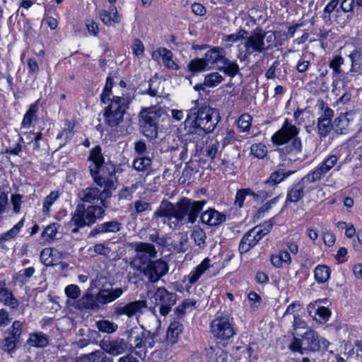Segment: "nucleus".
<instances>
[{"label": "nucleus", "mask_w": 362, "mask_h": 362, "mask_svg": "<svg viewBox=\"0 0 362 362\" xmlns=\"http://www.w3.org/2000/svg\"><path fill=\"white\" fill-rule=\"evenodd\" d=\"M100 18L101 21L107 25L118 23L120 21L117 8L114 5H111L108 10L101 11Z\"/></svg>", "instance_id": "nucleus-29"}, {"label": "nucleus", "mask_w": 362, "mask_h": 362, "mask_svg": "<svg viewBox=\"0 0 362 362\" xmlns=\"http://www.w3.org/2000/svg\"><path fill=\"white\" fill-rule=\"evenodd\" d=\"M211 260L209 257L204 258L199 264H198L188 275L186 279L190 286L194 285L204 274L209 269L212 264Z\"/></svg>", "instance_id": "nucleus-21"}, {"label": "nucleus", "mask_w": 362, "mask_h": 362, "mask_svg": "<svg viewBox=\"0 0 362 362\" xmlns=\"http://www.w3.org/2000/svg\"><path fill=\"white\" fill-rule=\"evenodd\" d=\"M144 135L149 139H154L158 135V125L141 123Z\"/></svg>", "instance_id": "nucleus-54"}, {"label": "nucleus", "mask_w": 362, "mask_h": 362, "mask_svg": "<svg viewBox=\"0 0 362 362\" xmlns=\"http://www.w3.org/2000/svg\"><path fill=\"white\" fill-rule=\"evenodd\" d=\"M151 159L147 156H141L134 159L133 168L139 172L148 173L151 170Z\"/></svg>", "instance_id": "nucleus-38"}, {"label": "nucleus", "mask_w": 362, "mask_h": 362, "mask_svg": "<svg viewBox=\"0 0 362 362\" xmlns=\"http://www.w3.org/2000/svg\"><path fill=\"white\" fill-rule=\"evenodd\" d=\"M37 110L38 106L37 103L30 105L29 109L23 116L21 128L29 129L31 127L33 122L37 119Z\"/></svg>", "instance_id": "nucleus-37"}, {"label": "nucleus", "mask_w": 362, "mask_h": 362, "mask_svg": "<svg viewBox=\"0 0 362 362\" xmlns=\"http://www.w3.org/2000/svg\"><path fill=\"white\" fill-rule=\"evenodd\" d=\"M273 224L271 221H266L262 226H257L247 231L242 238L239 244L240 254L246 253L254 247L257 243L269 233Z\"/></svg>", "instance_id": "nucleus-7"}, {"label": "nucleus", "mask_w": 362, "mask_h": 362, "mask_svg": "<svg viewBox=\"0 0 362 362\" xmlns=\"http://www.w3.org/2000/svg\"><path fill=\"white\" fill-rule=\"evenodd\" d=\"M103 349L112 356H118L130 349L128 342L123 339H116L104 342Z\"/></svg>", "instance_id": "nucleus-20"}, {"label": "nucleus", "mask_w": 362, "mask_h": 362, "mask_svg": "<svg viewBox=\"0 0 362 362\" xmlns=\"http://www.w3.org/2000/svg\"><path fill=\"white\" fill-rule=\"evenodd\" d=\"M344 63V59L341 56H335L329 62L331 68L334 74L339 75L341 73V66Z\"/></svg>", "instance_id": "nucleus-61"}, {"label": "nucleus", "mask_w": 362, "mask_h": 362, "mask_svg": "<svg viewBox=\"0 0 362 362\" xmlns=\"http://www.w3.org/2000/svg\"><path fill=\"white\" fill-rule=\"evenodd\" d=\"M49 343L48 336L42 332H34L29 334L27 344L32 347L43 348Z\"/></svg>", "instance_id": "nucleus-28"}, {"label": "nucleus", "mask_w": 362, "mask_h": 362, "mask_svg": "<svg viewBox=\"0 0 362 362\" xmlns=\"http://www.w3.org/2000/svg\"><path fill=\"white\" fill-rule=\"evenodd\" d=\"M338 157L329 155L319 163L313 170L306 175L305 180L314 181L322 180L334 166L337 165Z\"/></svg>", "instance_id": "nucleus-10"}, {"label": "nucleus", "mask_w": 362, "mask_h": 362, "mask_svg": "<svg viewBox=\"0 0 362 362\" xmlns=\"http://www.w3.org/2000/svg\"><path fill=\"white\" fill-rule=\"evenodd\" d=\"M331 270L326 265H318L315 268L314 276L319 284L327 281L330 277Z\"/></svg>", "instance_id": "nucleus-39"}, {"label": "nucleus", "mask_w": 362, "mask_h": 362, "mask_svg": "<svg viewBox=\"0 0 362 362\" xmlns=\"http://www.w3.org/2000/svg\"><path fill=\"white\" fill-rule=\"evenodd\" d=\"M142 269V272L151 282H157L168 272V264L159 259L155 261H149Z\"/></svg>", "instance_id": "nucleus-12"}, {"label": "nucleus", "mask_w": 362, "mask_h": 362, "mask_svg": "<svg viewBox=\"0 0 362 362\" xmlns=\"http://www.w3.org/2000/svg\"><path fill=\"white\" fill-rule=\"evenodd\" d=\"M306 175L304 176L300 181L293 184L287 192L286 202H297L304 196V188L309 183H313L314 181L305 180Z\"/></svg>", "instance_id": "nucleus-17"}, {"label": "nucleus", "mask_w": 362, "mask_h": 362, "mask_svg": "<svg viewBox=\"0 0 362 362\" xmlns=\"http://www.w3.org/2000/svg\"><path fill=\"white\" fill-rule=\"evenodd\" d=\"M291 262V255L286 250L281 251L278 255L271 256V262L276 267H281L283 263L290 264Z\"/></svg>", "instance_id": "nucleus-47"}, {"label": "nucleus", "mask_w": 362, "mask_h": 362, "mask_svg": "<svg viewBox=\"0 0 362 362\" xmlns=\"http://www.w3.org/2000/svg\"><path fill=\"white\" fill-rule=\"evenodd\" d=\"M97 329L102 332L111 334L117 331L118 326L115 322L107 320H100L95 323Z\"/></svg>", "instance_id": "nucleus-48"}, {"label": "nucleus", "mask_w": 362, "mask_h": 362, "mask_svg": "<svg viewBox=\"0 0 362 362\" xmlns=\"http://www.w3.org/2000/svg\"><path fill=\"white\" fill-rule=\"evenodd\" d=\"M293 173L291 170H285L279 168L271 173L270 176L264 181V184L269 186H274L283 182Z\"/></svg>", "instance_id": "nucleus-31"}, {"label": "nucleus", "mask_w": 362, "mask_h": 362, "mask_svg": "<svg viewBox=\"0 0 362 362\" xmlns=\"http://www.w3.org/2000/svg\"><path fill=\"white\" fill-rule=\"evenodd\" d=\"M100 186L102 187V185ZM111 194L108 190L94 186L86 187L79 192L78 198L82 203L77 205L71 218V223L76 226L72 229V232L76 233L78 228L91 225L97 219L101 218L105 214V209L108 207L106 199Z\"/></svg>", "instance_id": "nucleus-1"}, {"label": "nucleus", "mask_w": 362, "mask_h": 362, "mask_svg": "<svg viewBox=\"0 0 362 362\" xmlns=\"http://www.w3.org/2000/svg\"><path fill=\"white\" fill-rule=\"evenodd\" d=\"M125 291L126 289L122 288L100 289L95 295L98 303H99V309L122 296Z\"/></svg>", "instance_id": "nucleus-16"}, {"label": "nucleus", "mask_w": 362, "mask_h": 362, "mask_svg": "<svg viewBox=\"0 0 362 362\" xmlns=\"http://www.w3.org/2000/svg\"><path fill=\"white\" fill-rule=\"evenodd\" d=\"M207 66L206 60H204V58L194 59L187 64L188 70L192 74L205 71Z\"/></svg>", "instance_id": "nucleus-46"}, {"label": "nucleus", "mask_w": 362, "mask_h": 362, "mask_svg": "<svg viewBox=\"0 0 362 362\" xmlns=\"http://www.w3.org/2000/svg\"><path fill=\"white\" fill-rule=\"evenodd\" d=\"M74 307L78 310H99V303L95 296L87 292L74 303Z\"/></svg>", "instance_id": "nucleus-22"}, {"label": "nucleus", "mask_w": 362, "mask_h": 362, "mask_svg": "<svg viewBox=\"0 0 362 362\" xmlns=\"http://www.w3.org/2000/svg\"><path fill=\"white\" fill-rule=\"evenodd\" d=\"M173 54L172 52L168 49H165V51L162 56L163 62L165 66L172 69L177 70L179 69L178 65L173 60Z\"/></svg>", "instance_id": "nucleus-55"}, {"label": "nucleus", "mask_w": 362, "mask_h": 362, "mask_svg": "<svg viewBox=\"0 0 362 362\" xmlns=\"http://www.w3.org/2000/svg\"><path fill=\"white\" fill-rule=\"evenodd\" d=\"M197 301L194 299L183 300L175 309V313L178 317H183L187 313L192 311L196 308Z\"/></svg>", "instance_id": "nucleus-36"}, {"label": "nucleus", "mask_w": 362, "mask_h": 362, "mask_svg": "<svg viewBox=\"0 0 362 362\" xmlns=\"http://www.w3.org/2000/svg\"><path fill=\"white\" fill-rule=\"evenodd\" d=\"M248 300L250 303V307L255 310L257 309L262 302V298L255 291H250L248 293Z\"/></svg>", "instance_id": "nucleus-63"}, {"label": "nucleus", "mask_w": 362, "mask_h": 362, "mask_svg": "<svg viewBox=\"0 0 362 362\" xmlns=\"http://www.w3.org/2000/svg\"><path fill=\"white\" fill-rule=\"evenodd\" d=\"M77 362H113V360L108 357L105 352L96 351L81 356Z\"/></svg>", "instance_id": "nucleus-32"}, {"label": "nucleus", "mask_w": 362, "mask_h": 362, "mask_svg": "<svg viewBox=\"0 0 362 362\" xmlns=\"http://www.w3.org/2000/svg\"><path fill=\"white\" fill-rule=\"evenodd\" d=\"M190 236L194 240V244L198 246L199 249H204L206 247V235L203 229L199 227H195Z\"/></svg>", "instance_id": "nucleus-42"}, {"label": "nucleus", "mask_w": 362, "mask_h": 362, "mask_svg": "<svg viewBox=\"0 0 362 362\" xmlns=\"http://www.w3.org/2000/svg\"><path fill=\"white\" fill-rule=\"evenodd\" d=\"M111 252V249L103 243L96 244L88 249L89 255L91 256L103 255L108 257Z\"/></svg>", "instance_id": "nucleus-51"}, {"label": "nucleus", "mask_w": 362, "mask_h": 362, "mask_svg": "<svg viewBox=\"0 0 362 362\" xmlns=\"http://www.w3.org/2000/svg\"><path fill=\"white\" fill-rule=\"evenodd\" d=\"M136 256L134 262H139L141 264L144 265L151 258L156 257L157 251L155 246L148 243H139L135 247Z\"/></svg>", "instance_id": "nucleus-15"}, {"label": "nucleus", "mask_w": 362, "mask_h": 362, "mask_svg": "<svg viewBox=\"0 0 362 362\" xmlns=\"http://www.w3.org/2000/svg\"><path fill=\"white\" fill-rule=\"evenodd\" d=\"M121 228V224L117 221H108L98 225L94 231L97 233H116Z\"/></svg>", "instance_id": "nucleus-40"}, {"label": "nucleus", "mask_w": 362, "mask_h": 362, "mask_svg": "<svg viewBox=\"0 0 362 362\" xmlns=\"http://www.w3.org/2000/svg\"><path fill=\"white\" fill-rule=\"evenodd\" d=\"M132 52L134 55L138 57L143 56L144 52V46L141 41L139 39H135L132 46Z\"/></svg>", "instance_id": "nucleus-64"}, {"label": "nucleus", "mask_w": 362, "mask_h": 362, "mask_svg": "<svg viewBox=\"0 0 362 362\" xmlns=\"http://www.w3.org/2000/svg\"><path fill=\"white\" fill-rule=\"evenodd\" d=\"M88 160L91 161L93 165H90V173L95 182L98 185H101L104 182L102 177L98 176L99 170L104 163V157L101 152V147L95 146L90 152Z\"/></svg>", "instance_id": "nucleus-14"}, {"label": "nucleus", "mask_w": 362, "mask_h": 362, "mask_svg": "<svg viewBox=\"0 0 362 362\" xmlns=\"http://www.w3.org/2000/svg\"><path fill=\"white\" fill-rule=\"evenodd\" d=\"M248 35L245 30H240L238 33L224 36L223 40L228 42L235 43L240 40L245 39Z\"/></svg>", "instance_id": "nucleus-58"}, {"label": "nucleus", "mask_w": 362, "mask_h": 362, "mask_svg": "<svg viewBox=\"0 0 362 362\" xmlns=\"http://www.w3.org/2000/svg\"><path fill=\"white\" fill-rule=\"evenodd\" d=\"M40 258L43 264L50 267L59 264L63 259V255L56 249L47 247L42 250Z\"/></svg>", "instance_id": "nucleus-19"}, {"label": "nucleus", "mask_w": 362, "mask_h": 362, "mask_svg": "<svg viewBox=\"0 0 362 362\" xmlns=\"http://www.w3.org/2000/svg\"><path fill=\"white\" fill-rule=\"evenodd\" d=\"M147 308L146 300H136L127 303H119L114 309L117 317L127 316L129 319L138 318L144 314Z\"/></svg>", "instance_id": "nucleus-8"}, {"label": "nucleus", "mask_w": 362, "mask_h": 362, "mask_svg": "<svg viewBox=\"0 0 362 362\" xmlns=\"http://www.w3.org/2000/svg\"><path fill=\"white\" fill-rule=\"evenodd\" d=\"M22 327L23 322L20 320H16L7 329L6 332L8 335L4 338L1 344V347L4 351L11 352L15 350L16 344L20 341Z\"/></svg>", "instance_id": "nucleus-13"}, {"label": "nucleus", "mask_w": 362, "mask_h": 362, "mask_svg": "<svg viewBox=\"0 0 362 362\" xmlns=\"http://www.w3.org/2000/svg\"><path fill=\"white\" fill-rule=\"evenodd\" d=\"M247 196H252L255 198L257 197V195L250 188L238 190L234 202L235 205L241 208L243 206Z\"/></svg>", "instance_id": "nucleus-50"}, {"label": "nucleus", "mask_w": 362, "mask_h": 362, "mask_svg": "<svg viewBox=\"0 0 362 362\" xmlns=\"http://www.w3.org/2000/svg\"><path fill=\"white\" fill-rule=\"evenodd\" d=\"M35 272V269L33 267L22 269L19 272L17 279L22 282H26L34 274Z\"/></svg>", "instance_id": "nucleus-62"}, {"label": "nucleus", "mask_w": 362, "mask_h": 362, "mask_svg": "<svg viewBox=\"0 0 362 362\" xmlns=\"http://www.w3.org/2000/svg\"><path fill=\"white\" fill-rule=\"evenodd\" d=\"M226 354L218 346H211L204 351L205 362H226Z\"/></svg>", "instance_id": "nucleus-26"}, {"label": "nucleus", "mask_w": 362, "mask_h": 362, "mask_svg": "<svg viewBox=\"0 0 362 362\" xmlns=\"http://www.w3.org/2000/svg\"><path fill=\"white\" fill-rule=\"evenodd\" d=\"M225 58V49L223 47H214L205 53L204 59L206 60L208 66L209 64H215L218 62L222 64Z\"/></svg>", "instance_id": "nucleus-25"}, {"label": "nucleus", "mask_w": 362, "mask_h": 362, "mask_svg": "<svg viewBox=\"0 0 362 362\" xmlns=\"http://www.w3.org/2000/svg\"><path fill=\"white\" fill-rule=\"evenodd\" d=\"M226 219L224 214L214 209H209L201 216L202 222L210 226H216L223 223Z\"/></svg>", "instance_id": "nucleus-23"}, {"label": "nucleus", "mask_w": 362, "mask_h": 362, "mask_svg": "<svg viewBox=\"0 0 362 362\" xmlns=\"http://www.w3.org/2000/svg\"><path fill=\"white\" fill-rule=\"evenodd\" d=\"M222 64L223 66L219 68V70L226 75L234 77L239 72V66L236 62L230 61L226 57Z\"/></svg>", "instance_id": "nucleus-44"}, {"label": "nucleus", "mask_w": 362, "mask_h": 362, "mask_svg": "<svg viewBox=\"0 0 362 362\" xmlns=\"http://www.w3.org/2000/svg\"><path fill=\"white\" fill-rule=\"evenodd\" d=\"M333 116V110L326 107L317 121L318 133L322 137H325L331 131L333 124L331 123V118Z\"/></svg>", "instance_id": "nucleus-18"}, {"label": "nucleus", "mask_w": 362, "mask_h": 362, "mask_svg": "<svg viewBox=\"0 0 362 362\" xmlns=\"http://www.w3.org/2000/svg\"><path fill=\"white\" fill-rule=\"evenodd\" d=\"M349 57L351 61L350 72L362 74V49H356Z\"/></svg>", "instance_id": "nucleus-35"}, {"label": "nucleus", "mask_w": 362, "mask_h": 362, "mask_svg": "<svg viewBox=\"0 0 362 362\" xmlns=\"http://www.w3.org/2000/svg\"><path fill=\"white\" fill-rule=\"evenodd\" d=\"M59 224L56 223L48 225L41 233V238L46 243H51L56 239Z\"/></svg>", "instance_id": "nucleus-43"}, {"label": "nucleus", "mask_w": 362, "mask_h": 362, "mask_svg": "<svg viewBox=\"0 0 362 362\" xmlns=\"http://www.w3.org/2000/svg\"><path fill=\"white\" fill-rule=\"evenodd\" d=\"M211 332L216 338L226 340L235 334V331L226 317H218L210 324Z\"/></svg>", "instance_id": "nucleus-11"}, {"label": "nucleus", "mask_w": 362, "mask_h": 362, "mask_svg": "<svg viewBox=\"0 0 362 362\" xmlns=\"http://www.w3.org/2000/svg\"><path fill=\"white\" fill-rule=\"evenodd\" d=\"M251 153L257 158H263L267 153V148L263 144H255L251 146Z\"/></svg>", "instance_id": "nucleus-59"}, {"label": "nucleus", "mask_w": 362, "mask_h": 362, "mask_svg": "<svg viewBox=\"0 0 362 362\" xmlns=\"http://www.w3.org/2000/svg\"><path fill=\"white\" fill-rule=\"evenodd\" d=\"M286 35L281 32L267 31L264 32L260 28L253 30L249 36L245 38L243 47L245 48V56L249 57L255 54L264 53L274 47H277L276 37Z\"/></svg>", "instance_id": "nucleus-4"}, {"label": "nucleus", "mask_w": 362, "mask_h": 362, "mask_svg": "<svg viewBox=\"0 0 362 362\" xmlns=\"http://www.w3.org/2000/svg\"><path fill=\"white\" fill-rule=\"evenodd\" d=\"M183 331V325L179 320H173L168 326L166 339L168 344L172 345L177 342L180 334Z\"/></svg>", "instance_id": "nucleus-27"}, {"label": "nucleus", "mask_w": 362, "mask_h": 362, "mask_svg": "<svg viewBox=\"0 0 362 362\" xmlns=\"http://www.w3.org/2000/svg\"><path fill=\"white\" fill-rule=\"evenodd\" d=\"M205 201H191L187 198H183L176 204L163 200L161 202L158 209L154 212L153 219L164 218L168 221L169 226L173 227L182 223L187 215V222L194 223L204 206ZM166 221L164 220L163 223Z\"/></svg>", "instance_id": "nucleus-2"}, {"label": "nucleus", "mask_w": 362, "mask_h": 362, "mask_svg": "<svg viewBox=\"0 0 362 362\" xmlns=\"http://www.w3.org/2000/svg\"><path fill=\"white\" fill-rule=\"evenodd\" d=\"M319 338L317 333L312 329L305 332L304 334V340L307 341L308 348L313 351L319 349V345H317Z\"/></svg>", "instance_id": "nucleus-49"}, {"label": "nucleus", "mask_w": 362, "mask_h": 362, "mask_svg": "<svg viewBox=\"0 0 362 362\" xmlns=\"http://www.w3.org/2000/svg\"><path fill=\"white\" fill-rule=\"evenodd\" d=\"M23 196L20 194H13L11 197V202L13 206V213L18 214L21 213V205L23 203Z\"/></svg>", "instance_id": "nucleus-60"}, {"label": "nucleus", "mask_w": 362, "mask_h": 362, "mask_svg": "<svg viewBox=\"0 0 362 362\" xmlns=\"http://www.w3.org/2000/svg\"><path fill=\"white\" fill-rule=\"evenodd\" d=\"M25 218H22L10 230L0 234V244L14 239L24 226Z\"/></svg>", "instance_id": "nucleus-33"}, {"label": "nucleus", "mask_w": 362, "mask_h": 362, "mask_svg": "<svg viewBox=\"0 0 362 362\" xmlns=\"http://www.w3.org/2000/svg\"><path fill=\"white\" fill-rule=\"evenodd\" d=\"M223 80L224 76L218 72H211L205 76L204 85L209 88H214L221 83Z\"/></svg>", "instance_id": "nucleus-45"}, {"label": "nucleus", "mask_w": 362, "mask_h": 362, "mask_svg": "<svg viewBox=\"0 0 362 362\" xmlns=\"http://www.w3.org/2000/svg\"><path fill=\"white\" fill-rule=\"evenodd\" d=\"M216 115V110L207 105L189 109L184 122L185 134L202 136L212 132L218 122Z\"/></svg>", "instance_id": "nucleus-3"}, {"label": "nucleus", "mask_w": 362, "mask_h": 362, "mask_svg": "<svg viewBox=\"0 0 362 362\" xmlns=\"http://www.w3.org/2000/svg\"><path fill=\"white\" fill-rule=\"evenodd\" d=\"M161 115L162 110L160 107L153 106L144 108L140 112L141 123L158 125Z\"/></svg>", "instance_id": "nucleus-24"}, {"label": "nucleus", "mask_w": 362, "mask_h": 362, "mask_svg": "<svg viewBox=\"0 0 362 362\" xmlns=\"http://www.w3.org/2000/svg\"><path fill=\"white\" fill-rule=\"evenodd\" d=\"M109 103L104 110V122L110 127H116L123 121L128 103L124 98L119 96H113Z\"/></svg>", "instance_id": "nucleus-6"}, {"label": "nucleus", "mask_w": 362, "mask_h": 362, "mask_svg": "<svg viewBox=\"0 0 362 362\" xmlns=\"http://www.w3.org/2000/svg\"><path fill=\"white\" fill-rule=\"evenodd\" d=\"M64 293L68 298L76 300L80 297L81 291L77 285L70 284L65 288Z\"/></svg>", "instance_id": "nucleus-57"}, {"label": "nucleus", "mask_w": 362, "mask_h": 362, "mask_svg": "<svg viewBox=\"0 0 362 362\" xmlns=\"http://www.w3.org/2000/svg\"><path fill=\"white\" fill-rule=\"evenodd\" d=\"M298 133L299 129L286 119L281 128L272 136V141L276 145L286 144L281 150L283 154L296 156L300 153L302 148Z\"/></svg>", "instance_id": "nucleus-5"}, {"label": "nucleus", "mask_w": 362, "mask_h": 362, "mask_svg": "<svg viewBox=\"0 0 362 362\" xmlns=\"http://www.w3.org/2000/svg\"><path fill=\"white\" fill-rule=\"evenodd\" d=\"M59 198V192L52 191L47 195L43 202L42 212L45 214H49L51 206Z\"/></svg>", "instance_id": "nucleus-52"}, {"label": "nucleus", "mask_w": 362, "mask_h": 362, "mask_svg": "<svg viewBox=\"0 0 362 362\" xmlns=\"http://www.w3.org/2000/svg\"><path fill=\"white\" fill-rule=\"evenodd\" d=\"M113 85V80L111 77H107L105 82V86L104 87L103 91L100 95V100L101 103L106 104L111 100L110 98L112 88Z\"/></svg>", "instance_id": "nucleus-53"}, {"label": "nucleus", "mask_w": 362, "mask_h": 362, "mask_svg": "<svg viewBox=\"0 0 362 362\" xmlns=\"http://www.w3.org/2000/svg\"><path fill=\"white\" fill-rule=\"evenodd\" d=\"M350 120L346 115H341L334 122V129L338 134H346L349 130Z\"/></svg>", "instance_id": "nucleus-41"}, {"label": "nucleus", "mask_w": 362, "mask_h": 362, "mask_svg": "<svg viewBox=\"0 0 362 362\" xmlns=\"http://www.w3.org/2000/svg\"><path fill=\"white\" fill-rule=\"evenodd\" d=\"M146 332H139L138 330H131L129 334V342L130 347L134 349L144 348V341Z\"/></svg>", "instance_id": "nucleus-34"}, {"label": "nucleus", "mask_w": 362, "mask_h": 362, "mask_svg": "<svg viewBox=\"0 0 362 362\" xmlns=\"http://www.w3.org/2000/svg\"><path fill=\"white\" fill-rule=\"evenodd\" d=\"M252 119V118L249 114H243L238 119V127L242 132H248L251 127Z\"/></svg>", "instance_id": "nucleus-56"}, {"label": "nucleus", "mask_w": 362, "mask_h": 362, "mask_svg": "<svg viewBox=\"0 0 362 362\" xmlns=\"http://www.w3.org/2000/svg\"><path fill=\"white\" fill-rule=\"evenodd\" d=\"M0 301L11 309L17 308L19 305L18 300L14 297L12 292L1 284H0Z\"/></svg>", "instance_id": "nucleus-30"}, {"label": "nucleus", "mask_w": 362, "mask_h": 362, "mask_svg": "<svg viewBox=\"0 0 362 362\" xmlns=\"http://www.w3.org/2000/svg\"><path fill=\"white\" fill-rule=\"evenodd\" d=\"M155 303L159 305V313L163 316H166L171 310L177 300V295L169 292L164 287H159L155 291L153 296Z\"/></svg>", "instance_id": "nucleus-9"}]
</instances>
